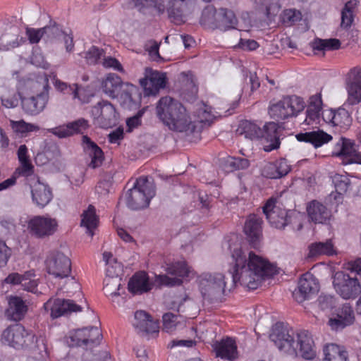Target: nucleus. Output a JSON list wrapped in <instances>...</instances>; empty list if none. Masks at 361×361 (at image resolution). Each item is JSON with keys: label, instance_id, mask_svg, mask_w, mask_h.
I'll list each match as a JSON object with an SVG mask.
<instances>
[{"label": "nucleus", "instance_id": "nucleus-35", "mask_svg": "<svg viewBox=\"0 0 361 361\" xmlns=\"http://www.w3.org/2000/svg\"><path fill=\"white\" fill-rule=\"evenodd\" d=\"M308 257H316L320 255L332 256L336 254L334 245L331 239L324 242H315L309 247Z\"/></svg>", "mask_w": 361, "mask_h": 361}, {"label": "nucleus", "instance_id": "nucleus-30", "mask_svg": "<svg viewBox=\"0 0 361 361\" xmlns=\"http://www.w3.org/2000/svg\"><path fill=\"white\" fill-rule=\"evenodd\" d=\"M295 137L298 141L310 143L315 148L322 147L333 139L331 135L322 130L300 133L297 134Z\"/></svg>", "mask_w": 361, "mask_h": 361}, {"label": "nucleus", "instance_id": "nucleus-34", "mask_svg": "<svg viewBox=\"0 0 361 361\" xmlns=\"http://www.w3.org/2000/svg\"><path fill=\"white\" fill-rule=\"evenodd\" d=\"M190 0H170L167 9L169 18L175 23L184 22V11Z\"/></svg>", "mask_w": 361, "mask_h": 361}, {"label": "nucleus", "instance_id": "nucleus-57", "mask_svg": "<svg viewBox=\"0 0 361 361\" xmlns=\"http://www.w3.org/2000/svg\"><path fill=\"white\" fill-rule=\"evenodd\" d=\"M339 318L343 319L345 321L348 320L350 323H353L354 319L353 310L351 306L348 303H345L343 306L339 308L337 311L336 315Z\"/></svg>", "mask_w": 361, "mask_h": 361}, {"label": "nucleus", "instance_id": "nucleus-12", "mask_svg": "<svg viewBox=\"0 0 361 361\" xmlns=\"http://www.w3.org/2000/svg\"><path fill=\"white\" fill-rule=\"evenodd\" d=\"M57 226L56 219L43 216H34L28 222L30 233L37 238H45L52 235L56 231Z\"/></svg>", "mask_w": 361, "mask_h": 361}, {"label": "nucleus", "instance_id": "nucleus-50", "mask_svg": "<svg viewBox=\"0 0 361 361\" xmlns=\"http://www.w3.org/2000/svg\"><path fill=\"white\" fill-rule=\"evenodd\" d=\"M333 183L335 186L336 191L342 195L348 190L350 180L345 175L336 174L333 177Z\"/></svg>", "mask_w": 361, "mask_h": 361}, {"label": "nucleus", "instance_id": "nucleus-21", "mask_svg": "<svg viewBox=\"0 0 361 361\" xmlns=\"http://www.w3.org/2000/svg\"><path fill=\"white\" fill-rule=\"evenodd\" d=\"M291 170V166L286 159L281 158L264 164L262 175L267 178L277 179L286 176Z\"/></svg>", "mask_w": 361, "mask_h": 361}, {"label": "nucleus", "instance_id": "nucleus-63", "mask_svg": "<svg viewBox=\"0 0 361 361\" xmlns=\"http://www.w3.org/2000/svg\"><path fill=\"white\" fill-rule=\"evenodd\" d=\"M64 94L73 95V99H78L81 103H88V100L85 98L81 97L80 88L77 84L68 85L67 90Z\"/></svg>", "mask_w": 361, "mask_h": 361}, {"label": "nucleus", "instance_id": "nucleus-22", "mask_svg": "<svg viewBox=\"0 0 361 361\" xmlns=\"http://www.w3.org/2000/svg\"><path fill=\"white\" fill-rule=\"evenodd\" d=\"M49 99L48 92L44 90L36 96L21 99L23 110L31 115L40 113L45 107Z\"/></svg>", "mask_w": 361, "mask_h": 361}, {"label": "nucleus", "instance_id": "nucleus-48", "mask_svg": "<svg viewBox=\"0 0 361 361\" xmlns=\"http://www.w3.org/2000/svg\"><path fill=\"white\" fill-rule=\"evenodd\" d=\"M22 287L25 290L37 293V281L33 271H28L24 273V279L22 282Z\"/></svg>", "mask_w": 361, "mask_h": 361}, {"label": "nucleus", "instance_id": "nucleus-47", "mask_svg": "<svg viewBox=\"0 0 361 361\" xmlns=\"http://www.w3.org/2000/svg\"><path fill=\"white\" fill-rule=\"evenodd\" d=\"M11 126L16 133L22 135L30 132L38 131L39 130L38 126L26 123L24 120L18 121H11Z\"/></svg>", "mask_w": 361, "mask_h": 361}, {"label": "nucleus", "instance_id": "nucleus-39", "mask_svg": "<svg viewBox=\"0 0 361 361\" xmlns=\"http://www.w3.org/2000/svg\"><path fill=\"white\" fill-rule=\"evenodd\" d=\"M267 18L275 16L281 8L279 0H252Z\"/></svg>", "mask_w": 361, "mask_h": 361}, {"label": "nucleus", "instance_id": "nucleus-5", "mask_svg": "<svg viewBox=\"0 0 361 361\" xmlns=\"http://www.w3.org/2000/svg\"><path fill=\"white\" fill-rule=\"evenodd\" d=\"M155 195V187L147 177L137 179L132 188L125 195L126 203L132 210L147 207L151 199Z\"/></svg>", "mask_w": 361, "mask_h": 361}, {"label": "nucleus", "instance_id": "nucleus-62", "mask_svg": "<svg viewBox=\"0 0 361 361\" xmlns=\"http://www.w3.org/2000/svg\"><path fill=\"white\" fill-rule=\"evenodd\" d=\"M329 324L331 329L338 331L351 324L349 322L336 316L329 320Z\"/></svg>", "mask_w": 361, "mask_h": 361}, {"label": "nucleus", "instance_id": "nucleus-49", "mask_svg": "<svg viewBox=\"0 0 361 361\" xmlns=\"http://www.w3.org/2000/svg\"><path fill=\"white\" fill-rule=\"evenodd\" d=\"M348 92L347 102L350 105H355L361 101V85H346Z\"/></svg>", "mask_w": 361, "mask_h": 361}, {"label": "nucleus", "instance_id": "nucleus-32", "mask_svg": "<svg viewBox=\"0 0 361 361\" xmlns=\"http://www.w3.org/2000/svg\"><path fill=\"white\" fill-rule=\"evenodd\" d=\"M128 290L133 294H142L152 289V284L146 272L135 273L129 280Z\"/></svg>", "mask_w": 361, "mask_h": 361}, {"label": "nucleus", "instance_id": "nucleus-15", "mask_svg": "<svg viewBox=\"0 0 361 361\" xmlns=\"http://www.w3.org/2000/svg\"><path fill=\"white\" fill-rule=\"evenodd\" d=\"M332 154L340 157L343 164H361V154L357 151L355 145L345 138L339 139L334 146Z\"/></svg>", "mask_w": 361, "mask_h": 361}, {"label": "nucleus", "instance_id": "nucleus-19", "mask_svg": "<svg viewBox=\"0 0 361 361\" xmlns=\"http://www.w3.org/2000/svg\"><path fill=\"white\" fill-rule=\"evenodd\" d=\"M207 14L212 15L214 21L219 26H222L225 28H236L237 19L234 13L226 8H221L216 10L214 7L207 8L203 13L205 16Z\"/></svg>", "mask_w": 361, "mask_h": 361}, {"label": "nucleus", "instance_id": "nucleus-6", "mask_svg": "<svg viewBox=\"0 0 361 361\" xmlns=\"http://www.w3.org/2000/svg\"><path fill=\"white\" fill-rule=\"evenodd\" d=\"M1 341L16 349H27L35 345L37 338L22 324H16L10 325L3 331Z\"/></svg>", "mask_w": 361, "mask_h": 361}, {"label": "nucleus", "instance_id": "nucleus-58", "mask_svg": "<svg viewBox=\"0 0 361 361\" xmlns=\"http://www.w3.org/2000/svg\"><path fill=\"white\" fill-rule=\"evenodd\" d=\"M135 90V87L133 85L128 82H124L123 87L119 92L118 97H120L121 99H122L123 102L130 103L133 100L132 94Z\"/></svg>", "mask_w": 361, "mask_h": 361}, {"label": "nucleus", "instance_id": "nucleus-40", "mask_svg": "<svg viewBox=\"0 0 361 361\" xmlns=\"http://www.w3.org/2000/svg\"><path fill=\"white\" fill-rule=\"evenodd\" d=\"M312 47L317 51H334L341 47V42L336 38L319 39L317 38L312 42Z\"/></svg>", "mask_w": 361, "mask_h": 361}, {"label": "nucleus", "instance_id": "nucleus-38", "mask_svg": "<svg viewBox=\"0 0 361 361\" xmlns=\"http://www.w3.org/2000/svg\"><path fill=\"white\" fill-rule=\"evenodd\" d=\"M81 216V226L85 227L87 233L92 236L94 235L92 230L97 227L98 223L94 207L91 204L89 205L87 209L83 212Z\"/></svg>", "mask_w": 361, "mask_h": 361}, {"label": "nucleus", "instance_id": "nucleus-17", "mask_svg": "<svg viewBox=\"0 0 361 361\" xmlns=\"http://www.w3.org/2000/svg\"><path fill=\"white\" fill-rule=\"evenodd\" d=\"M166 76L165 73L154 71L152 68H145V76L140 79V85L147 95H154L166 85Z\"/></svg>", "mask_w": 361, "mask_h": 361}, {"label": "nucleus", "instance_id": "nucleus-31", "mask_svg": "<svg viewBox=\"0 0 361 361\" xmlns=\"http://www.w3.org/2000/svg\"><path fill=\"white\" fill-rule=\"evenodd\" d=\"M123 83L118 75L115 73H109L102 82V89L110 98H117L123 87Z\"/></svg>", "mask_w": 361, "mask_h": 361}, {"label": "nucleus", "instance_id": "nucleus-59", "mask_svg": "<svg viewBox=\"0 0 361 361\" xmlns=\"http://www.w3.org/2000/svg\"><path fill=\"white\" fill-rule=\"evenodd\" d=\"M113 263L106 265V277H119L120 274L123 271L122 264L118 262L116 259H113Z\"/></svg>", "mask_w": 361, "mask_h": 361}, {"label": "nucleus", "instance_id": "nucleus-23", "mask_svg": "<svg viewBox=\"0 0 361 361\" xmlns=\"http://www.w3.org/2000/svg\"><path fill=\"white\" fill-rule=\"evenodd\" d=\"M216 356L233 361L238 357L237 345L234 339L226 338L213 345Z\"/></svg>", "mask_w": 361, "mask_h": 361}, {"label": "nucleus", "instance_id": "nucleus-41", "mask_svg": "<svg viewBox=\"0 0 361 361\" xmlns=\"http://www.w3.org/2000/svg\"><path fill=\"white\" fill-rule=\"evenodd\" d=\"M241 135L250 140L259 139L262 136V128L257 124L245 121L243 122L238 130Z\"/></svg>", "mask_w": 361, "mask_h": 361}, {"label": "nucleus", "instance_id": "nucleus-2", "mask_svg": "<svg viewBox=\"0 0 361 361\" xmlns=\"http://www.w3.org/2000/svg\"><path fill=\"white\" fill-rule=\"evenodd\" d=\"M269 338L279 350L289 355H300L307 360H312L317 355L313 339L307 331L297 333L295 339L281 323H277Z\"/></svg>", "mask_w": 361, "mask_h": 361}, {"label": "nucleus", "instance_id": "nucleus-20", "mask_svg": "<svg viewBox=\"0 0 361 361\" xmlns=\"http://www.w3.org/2000/svg\"><path fill=\"white\" fill-rule=\"evenodd\" d=\"M259 138L264 141L263 149L265 152L278 149L281 144L278 125L274 122L265 124L262 128V136Z\"/></svg>", "mask_w": 361, "mask_h": 361}, {"label": "nucleus", "instance_id": "nucleus-37", "mask_svg": "<svg viewBox=\"0 0 361 361\" xmlns=\"http://www.w3.org/2000/svg\"><path fill=\"white\" fill-rule=\"evenodd\" d=\"M135 6L140 12L147 13L151 10L156 11L159 14L164 12L165 6L162 0H134Z\"/></svg>", "mask_w": 361, "mask_h": 361}, {"label": "nucleus", "instance_id": "nucleus-56", "mask_svg": "<svg viewBox=\"0 0 361 361\" xmlns=\"http://www.w3.org/2000/svg\"><path fill=\"white\" fill-rule=\"evenodd\" d=\"M317 302L321 310H328L335 306L336 298L330 295H321L317 300Z\"/></svg>", "mask_w": 361, "mask_h": 361}, {"label": "nucleus", "instance_id": "nucleus-33", "mask_svg": "<svg viewBox=\"0 0 361 361\" xmlns=\"http://www.w3.org/2000/svg\"><path fill=\"white\" fill-rule=\"evenodd\" d=\"M322 110V101L320 94H314L310 97L309 104L306 111L305 122L307 125L319 123Z\"/></svg>", "mask_w": 361, "mask_h": 361}, {"label": "nucleus", "instance_id": "nucleus-46", "mask_svg": "<svg viewBox=\"0 0 361 361\" xmlns=\"http://www.w3.org/2000/svg\"><path fill=\"white\" fill-rule=\"evenodd\" d=\"M351 123V118L347 110L339 108L335 110L334 126L345 128Z\"/></svg>", "mask_w": 361, "mask_h": 361}, {"label": "nucleus", "instance_id": "nucleus-10", "mask_svg": "<svg viewBox=\"0 0 361 361\" xmlns=\"http://www.w3.org/2000/svg\"><path fill=\"white\" fill-rule=\"evenodd\" d=\"M45 265L48 274L54 278L68 277L71 271L70 258L59 250H54L49 253L45 260Z\"/></svg>", "mask_w": 361, "mask_h": 361}, {"label": "nucleus", "instance_id": "nucleus-61", "mask_svg": "<svg viewBox=\"0 0 361 361\" xmlns=\"http://www.w3.org/2000/svg\"><path fill=\"white\" fill-rule=\"evenodd\" d=\"M11 255V249L4 242L0 241V267L6 265Z\"/></svg>", "mask_w": 361, "mask_h": 361}, {"label": "nucleus", "instance_id": "nucleus-43", "mask_svg": "<svg viewBox=\"0 0 361 361\" xmlns=\"http://www.w3.org/2000/svg\"><path fill=\"white\" fill-rule=\"evenodd\" d=\"M250 166V161L243 157H228L224 160V168L228 171L246 169Z\"/></svg>", "mask_w": 361, "mask_h": 361}, {"label": "nucleus", "instance_id": "nucleus-36", "mask_svg": "<svg viewBox=\"0 0 361 361\" xmlns=\"http://www.w3.org/2000/svg\"><path fill=\"white\" fill-rule=\"evenodd\" d=\"M324 358L323 361H348V353L341 346L329 343L323 348Z\"/></svg>", "mask_w": 361, "mask_h": 361}, {"label": "nucleus", "instance_id": "nucleus-16", "mask_svg": "<svg viewBox=\"0 0 361 361\" xmlns=\"http://www.w3.org/2000/svg\"><path fill=\"white\" fill-rule=\"evenodd\" d=\"M262 219L256 214H250L247 216L245 225L244 233L250 246L255 249H259L262 238Z\"/></svg>", "mask_w": 361, "mask_h": 361}, {"label": "nucleus", "instance_id": "nucleus-8", "mask_svg": "<svg viewBox=\"0 0 361 361\" xmlns=\"http://www.w3.org/2000/svg\"><path fill=\"white\" fill-rule=\"evenodd\" d=\"M333 286L336 293L344 299H354L361 293L360 284L355 276L337 271L333 276Z\"/></svg>", "mask_w": 361, "mask_h": 361}, {"label": "nucleus", "instance_id": "nucleus-54", "mask_svg": "<svg viewBox=\"0 0 361 361\" xmlns=\"http://www.w3.org/2000/svg\"><path fill=\"white\" fill-rule=\"evenodd\" d=\"M345 85H361V67L352 68L345 77Z\"/></svg>", "mask_w": 361, "mask_h": 361}, {"label": "nucleus", "instance_id": "nucleus-18", "mask_svg": "<svg viewBox=\"0 0 361 361\" xmlns=\"http://www.w3.org/2000/svg\"><path fill=\"white\" fill-rule=\"evenodd\" d=\"M102 335L99 328L92 326L78 329L71 336V339L78 346L94 347L99 344Z\"/></svg>", "mask_w": 361, "mask_h": 361}, {"label": "nucleus", "instance_id": "nucleus-55", "mask_svg": "<svg viewBox=\"0 0 361 361\" xmlns=\"http://www.w3.org/2000/svg\"><path fill=\"white\" fill-rule=\"evenodd\" d=\"M19 161L25 171L32 169V166L27 156V147L25 145H21L17 152Z\"/></svg>", "mask_w": 361, "mask_h": 361}, {"label": "nucleus", "instance_id": "nucleus-25", "mask_svg": "<svg viewBox=\"0 0 361 361\" xmlns=\"http://www.w3.org/2000/svg\"><path fill=\"white\" fill-rule=\"evenodd\" d=\"M133 326L139 332L152 334L158 332V324L151 316L143 310L136 311L133 321Z\"/></svg>", "mask_w": 361, "mask_h": 361}, {"label": "nucleus", "instance_id": "nucleus-24", "mask_svg": "<svg viewBox=\"0 0 361 361\" xmlns=\"http://www.w3.org/2000/svg\"><path fill=\"white\" fill-rule=\"evenodd\" d=\"M88 126L87 120L80 118L66 125L54 128L50 131L59 138H64L74 134L82 133L83 130H86Z\"/></svg>", "mask_w": 361, "mask_h": 361}, {"label": "nucleus", "instance_id": "nucleus-3", "mask_svg": "<svg viewBox=\"0 0 361 361\" xmlns=\"http://www.w3.org/2000/svg\"><path fill=\"white\" fill-rule=\"evenodd\" d=\"M157 114L171 130L190 134L200 133L202 128V121H192L185 107L170 97L159 100Z\"/></svg>", "mask_w": 361, "mask_h": 361}, {"label": "nucleus", "instance_id": "nucleus-1", "mask_svg": "<svg viewBox=\"0 0 361 361\" xmlns=\"http://www.w3.org/2000/svg\"><path fill=\"white\" fill-rule=\"evenodd\" d=\"M233 265L228 269L232 278L228 286L221 273L203 274L199 278V287L203 298L211 302L221 300L226 288L230 291L239 282L249 289L255 290L262 281L276 273L275 267L252 251L241 247L231 252Z\"/></svg>", "mask_w": 361, "mask_h": 361}, {"label": "nucleus", "instance_id": "nucleus-29", "mask_svg": "<svg viewBox=\"0 0 361 361\" xmlns=\"http://www.w3.org/2000/svg\"><path fill=\"white\" fill-rule=\"evenodd\" d=\"M32 199L34 203L39 207H44L53 198L51 188L47 184L37 181L31 190Z\"/></svg>", "mask_w": 361, "mask_h": 361}, {"label": "nucleus", "instance_id": "nucleus-53", "mask_svg": "<svg viewBox=\"0 0 361 361\" xmlns=\"http://www.w3.org/2000/svg\"><path fill=\"white\" fill-rule=\"evenodd\" d=\"M44 32L49 39H60L64 35L61 27L55 22H51L49 25L44 27Z\"/></svg>", "mask_w": 361, "mask_h": 361}, {"label": "nucleus", "instance_id": "nucleus-7", "mask_svg": "<svg viewBox=\"0 0 361 361\" xmlns=\"http://www.w3.org/2000/svg\"><path fill=\"white\" fill-rule=\"evenodd\" d=\"M305 108L303 99L293 95L284 97L276 104L269 106V113L271 118L276 120H283L291 116H297Z\"/></svg>", "mask_w": 361, "mask_h": 361}, {"label": "nucleus", "instance_id": "nucleus-11", "mask_svg": "<svg viewBox=\"0 0 361 361\" xmlns=\"http://www.w3.org/2000/svg\"><path fill=\"white\" fill-rule=\"evenodd\" d=\"M168 275L156 276V282L161 286L173 287L180 286L183 279L188 276L190 270L185 262H177L169 264L166 269Z\"/></svg>", "mask_w": 361, "mask_h": 361}, {"label": "nucleus", "instance_id": "nucleus-26", "mask_svg": "<svg viewBox=\"0 0 361 361\" xmlns=\"http://www.w3.org/2000/svg\"><path fill=\"white\" fill-rule=\"evenodd\" d=\"M27 310L28 307L21 298L12 296L8 300V307L5 315L9 320L19 322L25 317Z\"/></svg>", "mask_w": 361, "mask_h": 361}, {"label": "nucleus", "instance_id": "nucleus-44", "mask_svg": "<svg viewBox=\"0 0 361 361\" xmlns=\"http://www.w3.org/2000/svg\"><path fill=\"white\" fill-rule=\"evenodd\" d=\"M356 6L355 0L349 1L345 4L341 11V27L348 28L351 26L353 21V10Z\"/></svg>", "mask_w": 361, "mask_h": 361}, {"label": "nucleus", "instance_id": "nucleus-64", "mask_svg": "<svg viewBox=\"0 0 361 361\" xmlns=\"http://www.w3.org/2000/svg\"><path fill=\"white\" fill-rule=\"evenodd\" d=\"M24 279V274H20L17 272L9 274L4 280V283L10 285H21Z\"/></svg>", "mask_w": 361, "mask_h": 361}, {"label": "nucleus", "instance_id": "nucleus-14", "mask_svg": "<svg viewBox=\"0 0 361 361\" xmlns=\"http://www.w3.org/2000/svg\"><path fill=\"white\" fill-rule=\"evenodd\" d=\"M44 308L50 310L52 319L68 316L72 312H81L82 310V307L77 305L73 300L63 298L50 299L44 304Z\"/></svg>", "mask_w": 361, "mask_h": 361}, {"label": "nucleus", "instance_id": "nucleus-52", "mask_svg": "<svg viewBox=\"0 0 361 361\" xmlns=\"http://www.w3.org/2000/svg\"><path fill=\"white\" fill-rule=\"evenodd\" d=\"M104 52L102 49H99L95 46H92L86 53L85 59L88 64L92 65L99 63Z\"/></svg>", "mask_w": 361, "mask_h": 361}, {"label": "nucleus", "instance_id": "nucleus-4", "mask_svg": "<svg viewBox=\"0 0 361 361\" xmlns=\"http://www.w3.org/2000/svg\"><path fill=\"white\" fill-rule=\"evenodd\" d=\"M263 213L271 226L278 229H284L287 226L294 228V224H298V229L302 227L299 220V216L293 210H287L283 205L275 200H269L262 207Z\"/></svg>", "mask_w": 361, "mask_h": 361}, {"label": "nucleus", "instance_id": "nucleus-51", "mask_svg": "<svg viewBox=\"0 0 361 361\" xmlns=\"http://www.w3.org/2000/svg\"><path fill=\"white\" fill-rule=\"evenodd\" d=\"M302 18L301 13L295 9H286L281 16L282 21L288 26L292 25L300 20Z\"/></svg>", "mask_w": 361, "mask_h": 361}, {"label": "nucleus", "instance_id": "nucleus-27", "mask_svg": "<svg viewBox=\"0 0 361 361\" xmlns=\"http://www.w3.org/2000/svg\"><path fill=\"white\" fill-rule=\"evenodd\" d=\"M307 212L310 219L315 224H324L331 216L330 210L317 200H312L307 204Z\"/></svg>", "mask_w": 361, "mask_h": 361}, {"label": "nucleus", "instance_id": "nucleus-9", "mask_svg": "<svg viewBox=\"0 0 361 361\" xmlns=\"http://www.w3.org/2000/svg\"><path fill=\"white\" fill-rule=\"evenodd\" d=\"M91 115L94 123L102 128H111L117 124L118 114L114 105L102 100L92 107Z\"/></svg>", "mask_w": 361, "mask_h": 361}, {"label": "nucleus", "instance_id": "nucleus-42", "mask_svg": "<svg viewBox=\"0 0 361 361\" xmlns=\"http://www.w3.org/2000/svg\"><path fill=\"white\" fill-rule=\"evenodd\" d=\"M179 317V316L171 312L165 313L162 317L163 330L167 333H172L183 327L184 324L178 320Z\"/></svg>", "mask_w": 361, "mask_h": 361}, {"label": "nucleus", "instance_id": "nucleus-45", "mask_svg": "<svg viewBox=\"0 0 361 361\" xmlns=\"http://www.w3.org/2000/svg\"><path fill=\"white\" fill-rule=\"evenodd\" d=\"M121 279L120 277H106L104 281V290L105 294L112 297L118 296L120 294L118 290L121 286Z\"/></svg>", "mask_w": 361, "mask_h": 361}, {"label": "nucleus", "instance_id": "nucleus-13", "mask_svg": "<svg viewBox=\"0 0 361 361\" xmlns=\"http://www.w3.org/2000/svg\"><path fill=\"white\" fill-rule=\"evenodd\" d=\"M317 279L310 273L304 274L298 281V288L293 292V298L299 303L309 300L319 291Z\"/></svg>", "mask_w": 361, "mask_h": 361}, {"label": "nucleus", "instance_id": "nucleus-60", "mask_svg": "<svg viewBox=\"0 0 361 361\" xmlns=\"http://www.w3.org/2000/svg\"><path fill=\"white\" fill-rule=\"evenodd\" d=\"M26 34L30 42L32 44L38 43L41 38L45 36V32H44V27L41 29L27 27L26 29Z\"/></svg>", "mask_w": 361, "mask_h": 361}, {"label": "nucleus", "instance_id": "nucleus-28", "mask_svg": "<svg viewBox=\"0 0 361 361\" xmlns=\"http://www.w3.org/2000/svg\"><path fill=\"white\" fill-rule=\"evenodd\" d=\"M82 142L84 150L90 159L88 166L92 169L99 167L104 161V153L102 149L87 135L82 137Z\"/></svg>", "mask_w": 361, "mask_h": 361}]
</instances>
